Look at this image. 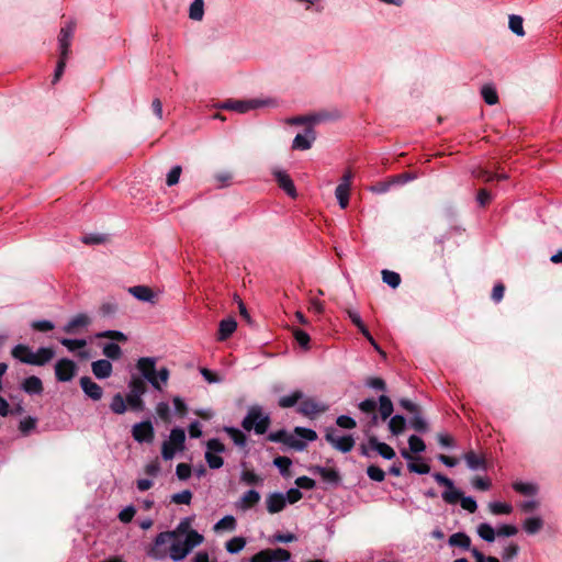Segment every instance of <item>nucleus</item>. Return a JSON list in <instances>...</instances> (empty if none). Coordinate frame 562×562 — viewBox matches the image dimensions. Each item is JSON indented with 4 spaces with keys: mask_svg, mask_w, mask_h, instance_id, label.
Masks as SVG:
<instances>
[{
    "mask_svg": "<svg viewBox=\"0 0 562 562\" xmlns=\"http://www.w3.org/2000/svg\"><path fill=\"white\" fill-rule=\"evenodd\" d=\"M181 171H182V169L180 166H175L171 168V170L168 172L167 179H166V182L169 187H172L179 182Z\"/></svg>",
    "mask_w": 562,
    "mask_h": 562,
    "instance_id": "obj_64",
    "label": "nucleus"
},
{
    "mask_svg": "<svg viewBox=\"0 0 562 562\" xmlns=\"http://www.w3.org/2000/svg\"><path fill=\"white\" fill-rule=\"evenodd\" d=\"M274 179L278 183V186L292 199H295L297 196V192L294 186L293 180L291 177L282 170H274L273 171Z\"/></svg>",
    "mask_w": 562,
    "mask_h": 562,
    "instance_id": "obj_12",
    "label": "nucleus"
},
{
    "mask_svg": "<svg viewBox=\"0 0 562 562\" xmlns=\"http://www.w3.org/2000/svg\"><path fill=\"white\" fill-rule=\"evenodd\" d=\"M186 432L182 428L176 427L171 429L169 440L162 442L161 457L164 460H171L177 451L184 449Z\"/></svg>",
    "mask_w": 562,
    "mask_h": 562,
    "instance_id": "obj_4",
    "label": "nucleus"
},
{
    "mask_svg": "<svg viewBox=\"0 0 562 562\" xmlns=\"http://www.w3.org/2000/svg\"><path fill=\"white\" fill-rule=\"evenodd\" d=\"M477 535L486 542H493L497 532L487 522L480 524L477 527Z\"/></svg>",
    "mask_w": 562,
    "mask_h": 562,
    "instance_id": "obj_41",
    "label": "nucleus"
},
{
    "mask_svg": "<svg viewBox=\"0 0 562 562\" xmlns=\"http://www.w3.org/2000/svg\"><path fill=\"white\" fill-rule=\"evenodd\" d=\"M31 327H32L34 330L45 333V331H49V330L54 329L55 325H54V323H53V322H50V321H47V319H41V321H34V322H32Z\"/></svg>",
    "mask_w": 562,
    "mask_h": 562,
    "instance_id": "obj_61",
    "label": "nucleus"
},
{
    "mask_svg": "<svg viewBox=\"0 0 562 562\" xmlns=\"http://www.w3.org/2000/svg\"><path fill=\"white\" fill-rule=\"evenodd\" d=\"M273 464L280 470L282 475H285L292 464V461L288 457H277L273 460Z\"/></svg>",
    "mask_w": 562,
    "mask_h": 562,
    "instance_id": "obj_62",
    "label": "nucleus"
},
{
    "mask_svg": "<svg viewBox=\"0 0 562 562\" xmlns=\"http://www.w3.org/2000/svg\"><path fill=\"white\" fill-rule=\"evenodd\" d=\"M266 551L267 558L268 560H271V562H288L291 558V553L282 548Z\"/></svg>",
    "mask_w": 562,
    "mask_h": 562,
    "instance_id": "obj_38",
    "label": "nucleus"
},
{
    "mask_svg": "<svg viewBox=\"0 0 562 562\" xmlns=\"http://www.w3.org/2000/svg\"><path fill=\"white\" fill-rule=\"evenodd\" d=\"M408 447H409V451L413 453H420L426 450V445H425L424 440L416 435L409 436Z\"/></svg>",
    "mask_w": 562,
    "mask_h": 562,
    "instance_id": "obj_53",
    "label": "nucleus"
},
{
    "mask_svg": "<svg viewBox=\"0 0 562 562\" xmlns=\"http://www.w3.org/2000/svg\"><path fill=\"white\" fill-rule=\"evenodd\" d=\"M237 328V322L233 317L222 319L218 325L217 340L224 341L229 338Z\"/></svg>",
    "mask_w": 562,
    "mask_h": 562,
    "instance_id": "obj_23",
    "label": "nucleus"
},
{
    "mask_svg": "<svg viewBox=\"0 0 562 562\" xmlns=\"http://www.w3.org/2000/svg\"><path fill=\"white\" fill-rule=\"evenodd\" d=\"M512 486L515 492L526 496H532L538 492V487L533 483L514 482Z\"/></svg>",
    "mask_w": 562,
    "mask_h": 562,
    "instance_id": "obj_39",
    "label": "nucleus"
},
{
    "mask_svg": "<svg viewBox=\"0 0 562 562\" xmlns=\"http://www.w3.org/2000/svg\"><path fill=\"white\" fill-rule=\"evenodd\" d=\"M59 342L68 349V351L74 352L77 349H81L86 347V339H70V338H61Z\"/></svg>",
    "mask_w": 562,
    "mask_h": 562,
    "instance_id": "obj_52",
    "label": "nucleus"
},
{
    "mask_svg": "<svg viewBox=\"0 0 562 562\" xmlns=\"http://www.w3.org/2000/svg\"><path fill=\"white\" fill-rule=\"evenodd\" d=\"M464 460L470 470H486V461L483 457L477 456L474 451L464 453Z\"/></svg>",
    "mask_w": 562,
    "mask_h": 562,
    "instance_id": "obj_25",
    "label": "nucleus"
},
{
    "mask_svg": "<svg viewBox=\"0 0 562 562\" xmlns=\"http://www.w3.org/2000/svg\"><path fill=\"white\" fill-rule=\"evenodd\" d=\"M266 504L270 514H277L284 509L286 499L282 493H272L267 497Z\"/></svg>",
    "mask_w": 562,
    "mask_h": 562,
    "instance_id": "obj_22",
    "label": "nucleus"
},
{
    "mask_svg": "<svg viewBox=\"0 0 562 562\" xmlns=\"http://www.w3.org/2000/svg\"><path fill=\"white\" fill-rule=\"evenodd\" d=\"M265 104L261 100H248V101H227L223 108L236 111L238 113H246L250 110L258 109Z\"/></svg>",
    "mask_w": 562,
    "mask_h": 562,
    "instance_id": "obj_13",
    "label": "nucleus"
},
{
    "mask_svg": "<svg viewBox=\"0 0 562 562\" xmlns=\"http://www.w3.org/2000/svg\"><path fill=\"white\" fill-rule=\"evenodd\" d=\"M303 393L301 391H294L289 395L281 396L279 398V406L282 408L293 407L296 403L303 400Z\"/></svg>",
    "mask_w": 562,
    "mask_h": 562,
    "instance_id": "obj_34",
    "label": "nucleus"
},
{
    "mask_svg": "<svg viewBox=\"0 0 562 562\" xmlns=\"http://www.w3.org/2000/svg\"><path fill=\"white\" fill-rule=\"evenodd\" d=\"M189 552L190 549L181 540H175L170 546V558L173 561H180L184 559Z\"/></svg>",
    "mask_w": 562,
    "mask_h": 562,
    "instance_id": "obj_28",
    "label": "nucleus"
},
{
    "mask_svg": "<svg viewBox=\"0 0 562 562\" xmlns=\"http://www.w3.org/2000/svg\"><path fill=\"white\" fill-rule=\"evenodd\" d=\"M128 389L130 393L138 395H144L147 390L145 381L139 376H132V379L128 382Z\"/></svg>",
    "mask_w": 562,
    "mask_h": 562,
    "instance_id": "obj_45",
    "label": "nucleus"
},
{
    "mask_svg": "<svg viewBox=\"0 0 562 562\" xmlns=\"http://www.w3.org/2000/svg\"><path fill=\"white\" fill-rule=\"evenodd\" d=\"M394 411L393 403L387 395L379 396V412L383 420L392 416Z\"/></svg>",
    "mask_w": 562,
    "mask_h": 562,
    "instance_id": "obj_32",
    "label": "nucleus"
},
{
    "mask_svg": "<svg viewBox=\"0 0 562 562\" xmlns=\"http://www.w3.org/2000/svg\"><path fill=\"white\" fill-rule=\"evenodd\" d=\"M110 408L115 414H124L126 412V400L117 393L112 397Z\"/></svg>",
    "mask_w": 562,
    "mask_h": 562,
    "instance_id": "obj_51",
    "label": "nucleus"
},
{
    "mask_svg": "<svg viewBox=\"0 0 562 562\" xmlns=\"http://www.w3.org/2000/svg\"><path fill=\"white\" fill-rule=\"evenodd\" d=\"M225 431L228 434L231 439L234 441L236 446L244 447L247 442V438L245 434L235 427H226Z\"/></svg>",
    "mask_w": 562,
    "mask_h": 562,
    "instance_id": "obj_48",
    "label": "nucleus"
},
{
    "mask_svg": "<svg viewBox=\"0 0 562 562\" xmlns=\"http://www.w3.org/2000/svg\"><path fill=\"white\" fill-rule=\"evenodd\" d=\"M95 337L97 338H109V339H112V340L119 341V342H125L127 340V336L123 331L114 330V329H109V330L97 333Z\"/></svg>",
    "mask_w": 562,
    "mask_h": 562,
    "instance_id": "obj_47",
    "label": "nucleus"
},
{
    "mask_svg": "<svg viewBox=\"0 0 562 562\" xmlns=\"http://www.w3.org/2000/svg\"><path fill=\"white\" fill-rule=\"evenodd\" d=\"M488 508L493 515H509L513 512V506L508 503L492 502Z\"/></svg>",
    "mask_w": 562,
    "mask_h": 562,
    "instance_id": "obj_49",
    "label": "nucleus"
},
{
    "mask_svg": "<svg viewBox=\"0 0 562 562\" xmlns=\"http://www.w3.org/2000/svg\"><path fill=\"white\" fill-rule=\"evenodd\" d=\"M522 23L524 21L521 16L515 14L509 16V29L513 33H515L518 36L525 35Z\"/></svg>",
    "mask_w": 562,
    "mask_h": 562,
    "instance_id": "obj_54",
    "label": "nucleus"
},
{
    "mask_svg": "<svg viewBox=\"0 0 562 562\" xmlns=\"http://www.w3.org/2000/svg\"><path fill=\"white\" fill-rule=\"evenodd\" d=\"M315 140V133L312 127L305 130L304 134H297L292 143L293 149L306 150L312 147V143Z\"/></svg>",
    "mask_w": 562,
    "mask_h": 562,
    "instance_id": "obj_16",
    "label": "nucleus"
},
{
    "mask_svg": "<svg viewBox=\"0 0 562 562\" xmlns=\"http://www.w3.org/2000/svg\"><path fill=\"white\" fill-rule=\"evenodd\" d=\"M369 446L385 460H392L395 458L394 449L390 445L379 441L374 436L369 438Z\"/></svg>",
    "mask_w": 562,
    "mask_h": 562,
    "instance_id": "obj_19",
    "label": "nucleus"
},
{
    "mask_svg": "<svg viewBox=\"0 0 562 562\" xmlns=\"http://www.w3.org/2000/svg\"><path fill=\"white\" fill-rule=\"evenodd\" d=\"M156 363L157 359L154 357H142L137 360L136 369L144 381H147L155 390L162 391V385H166L169 380L170 371L166 367L156 370Z\"/></svg>",
    "mask_w": 562,
    "mask_h": 562,
    "instance_id": "obj_2",
    "label": "nucleus"
},
{
    "mask_svg": "<svg viewBox=\"0 0 562 562\" xmlns=\"http://www.w3.org/2000/svg\"><path fill=\"white\" fill-rule=\"evenodd\" d=\"M268 440L271 442H283L288 443L296 450H303L305 448V443L300 440H294L291 436L288 435L286 430L280 429L278 431H272L268 435Z\"/></svg>",
    "mask_w": 562,
    "mask_h": 562,
    "instance_id": "obj_14",
    "label": "nucleus"
},
{
    "mask_svg": "<svg viewBox=\"0 0 562 562\" xmlns=\"http://www.w3.org/2000/svg\"><path fill=\"white\" fill-rule=\"evenodd\" d=\"M136 509L133 505L126 506L119 513V519L123 524H128L132 521L133 517L135 516Z\"/></svg>",
    "mask_w": 562,
    "mask_h": 562,
    "instance_id": "obj_63",
    "label": "nucleus"
},
{
    "mask_svg": "<svg viewBox=\"0 0 562 562\" xmlns=\"http://www.w3.org/2000/svg\"><path fill=\"white\" fill-rule=\"evenodd\" d=\"M325 440L336 450L347 453L355 447V439L352 435L339 436L338 430L334 427H328L325 431Z\"/></svg>",
    "mask_w": 562,
    "mask_h": 562,
    "instance_id": "obj_5",
    "label": "nucleus"
},
{
    "mask_svg": "<svg viewBox=\"0 0 562 562\" xmlns=\"http://www.w3.org/2000/svg\"><path fill=\"white\" fill-rule=\"evenodd\" d=\"M481 95L488 105H494L498 102L496 89L492 85H484L481 89Z\"/></svg>",
    "mask_w": 562,
    "mask_h": 562,
    "instance_id": "obj_40",
    "label": "nucleus"
},
{
    "mask_svg": "<svg viewBox=\"0 0 562 562\" xmlns=\"http://www.w3.org/2000/svg\"><path fill=\"white\" fill-rule=\"evenodd\" d=\"M382 280L392 289H396L401 283V277L397 272L391 270L382 271Z\"/></svg>",
    "mask_w": 562,
    "mask_h": 562,
    "instance_id": "obj_50",
    "label": "nucleus"
},
{
    "mask_svg": "<svg viewBox=\"0 0 562 562\" xmlns=\"http://www.w3.org/2000/svg\"><path fill=\"white\" fill-rule=\"evenodd\" d=\"M77 366L68 358H61L55 363V376L58 382H69L76 375Z\"/></svg>",
    "mask_w": 562,
    "mask_h": 562,
    "instance_id": "obj_7",
    "label": "nucleus"
},
{
    "mask_svg": "<svg viewBox=\"0 0 562 562\" xmlns=\"http://www.w3.org/2000/svg\"><path fill=\"white\" fill-rule=\"evenodd\" d=\"M432 477L438 484L446 487L441 494V497L447 504L454 505L460 502V505L464 510L471 514L476 512V501L472 496H463L462 492L456 488L451 479L438 472L434 473Z\"/></svg>",
    "mask_w": 562,
    "mask_h": 562,
    "instance_id": "obj_1",
    "label": "nucleus"
},
{
    "mask_svg": "<svg viewBox=\"0 0 562 562\" xmlns=\"http://www.w3.org/2000/svg\"><path fill=\"white\" fill-rule=\"evenodd\" d=\"M542 527L543 520L540 517H529L525 519L522 524V528L528 535H535L539 532Z\"/></svg>",
    "mask_w": 562,
    "mask_h": 562,
    "instance_id": "obj_35",
    "label": "nucleus"
},
{
    "mask_svg": "<svg viewBox=\"0 0 562 562\" xmlns=\"http://www.w3.org/2000/svg\"><path fill=\"white\" fill-rule=\"evenodd\" d=\"M241 426L247 431L254 429L257 435H263L270 426V417L265 415L260 407H251L245 416Z\"/></svg>",
    "mask_w": 562,
    "mask_h": 562,
    "instance_id": "obj_3",
    "label": "nucleus"
},
{
    "mask_svg": "<svg viewBox=\"0 0 562 562\" xmlns=\"http://www.w3.org/2000/svg\"><path fill=\"white\" fill-rule=\"evenodd\" d=\"M328 409V405L318 402L312 397H307L301 401L297 412L306 417L313 418L318 414L325 413Z\"/></svg>",
    "mask_w": 562,
    "mask_h": 562,
    "instance_id": "obj_9",
    "label": "nucleus"
},
{
    "mask_svg": "<svg viewBox=\"0 0 562 562\" xmlns=\"http://www.w3.org/2000/svg\"><path fill=\"white\" fill-rule=\"evenodd\" d=\"M260 501V494L256 490H249L240 497L236 503V507L240 510H248L258 504Z\"/></svg>",
    "mask_w": 562,
    "mask_h": 562,
    "instance_id": "obj_24",
    "label": "nucleus"
},
{
    "mask_svg": "<svg viewBox=\"0 0 562 562\" xmlns=\"http://www.w3.org/2000/svg\"><path fill=\"white\" fill-rule=\"evenodd\" d=\"M91 370L97 379L103 380L111 376L113 367L108 359H100L91 363Z\"/></svg>",
    "mask_w": 562,
    "mask_h": 562,
    "instance_id": "obj_18",
    "label": "nucleus"
},
{
    "mask_svg": "<svg viewBox=\"0 0 562 562\" xmlns=\"http://www.w3.org/2000/svg\"><path fill=\"white\" fill-rule=\"evenodd\" d=\"M237 527L236 518L232 515H226L214 525V531H234Z\"/></svg>",
    "mask_w": 562,
    "mask_h": 562,
    "instance_id": "obj_31",
    "label": "nucleus"
},
{
    "mask_svg": "<svg viewBox=\"0 0 562 562\" xmlns=\"http://www.w3.org/2000/svg\"><path fill=\"white\" fill-rule=\"evenodd\" d=\"M102 353L111 360H119L122 357V349L115 342H108L102 348Z\"/></svg>",
    "mask_w": 562,
    "mask_h": 562,
    "instance_id": "obj_43",
    "label": "nucleus"
},
{
    "mask_svg": "<svg viewBox=\"0 0 562 562\" xmlns=\"http://www.w3.org/2000/svg\"><path fill=\"white\" fill-rule=\"evenodd\" d=\"M449 546L471 551V538L464 532H456L449 537Z\"/></svg>",
    "mask_w": 562,
    "mask_h": 562,
    "instance_id": "obj_27",
    "label": "nucleus"
},
{
    "mask_svg": "<svg viewBox=\"0 0 562 562\" xmlns=\"http://www.w3.org/2000/svg\"><path fill=\"white\" fill-rule=\"evenodd\" d=\"M132 436L139 443H150L155 437V430L150 420L137 423L132 428Z\"/></svg>",
    "mask_w": 562,
    "mask_h": 562,
    "instance_id": "obj_8",
    "label": "nucleus"
},
{
    "mask_svg": "<svg viewBox=\"0 0 562 562\" xmlns=\"http://www.w3.org/2000/svg\"><path fill=\"white\" fill-rule=\"evenodd\" d=\"M75 22L70 21L60 29L58 35L59 56L68 57L69 48L75 33Z\"/></svg>",
    "mask_w": 562,
    "mask_h": 562,
    "instance_id": "obj_10",
    "label": "nucleus"
},
{
    "mask_svg": "<svg viewBox=\"0 0 562 562\" xmlns=\"http://www.w3.org/2000/svg\"><path fill=\"white\" fill-rule=\"evenodd\" d=\"M314 474H318L324 482L338 485L340 482V474L336 469L315 465L311 469Z\"/></svg>",
    "mask_w": 562,
    "mask_h": 562,
    "instance_id": "obj_17",
    "label": "nucleus"
},
{
    "mask_svg": "<svg viewBox=\"0 0 562 562\" xmlns=\"http://www.w3.org/2000/svg\"><path fill=\"white\" fill-rule=\"evenodd\" d=\"M11 355L22 363L29 364V358L33 356V351L29 346L19 344L12 348Z\"/></svg>",
    "mask_w": 562,
    "mask_h": 562,
    "instance_id": "obj_30",
    "label": "nucleus"
},
{
    "mask_svg": "<svg viewBox=\"0 0 562 562\" xmlns=\"http://www.w3.org/2000/svg\"><path fill=\"white\" fill-rule=\"evenodd\" d=\"M55 357L54 349L49 347H41L35 352L33 351V356L29 358L30 366H45Z\"/></svg>",
    "mask_w": 562,
    "mask_h": 562,
    "instance_id": "obj_15",
    "label": "nucleus"
},
{
    "mask_svg": "<svg viewBox=\"0 0 562 562\" xmlns=\"http://www.w3.org/2000/svg\"><path fill=\"white\" fill-rule=\"evenodd\" d=\"M294 432L302 439L306 441H315L317 439V434L315 430L305 427H295Z\"/></svg>",
    "mask_w": 562,
    "mask_h": 562,
    "instance_id": "obj_58",
    "label": "nucleus"
},
{
    "mask_svg": "<svg viewBox=\"0 0 562 562\" xmlns=\"http://www.w3.org/2000/svg\"><path fill=\"white\" fill-rule=\"evenodd\" d=\"M367 475L374 482H383L385 479V472L374 464L367 468Z\"/></svg>",
    "mask_w": 562,
    "mask_h": 562,
    "instance_id": "obj_56",
    "label": "nucleus"
},
{
    "mask_svg": "<svg viewBox=\"0 0 562 562\" xmlns=\"http://www.w3.org/2000/svg\"><path fill=\"white\" fill-rule=\"evenodd\" d=\"M350 188L346 183H339L336 187L335 195L341 209H346L349 204Z\"/></svg>",
    "mask_w": 562,
    "mask_h": 562,
    "instance_id": "obj_36",
    "label": "nucleus"
},
{
    "mask_svg": "<svg viewBox=\"0 0 562 562\" xmlns=\"http://www.w3.org/2000/svg\"><path fill=\"white\" fill-rule=\"evenodd\" d=\"M247 541L244 537H234L225 543V549L231 554L239 553L246 546Z\"/></svg>",
    "mask_w": 562,
    "mask_h": 562,
    "instance_id": "obj_37",
    "label": "nucleus"
},
{
    "mask_svg": "<svg viewBox=\"0 0 562 562\" xmlns=\"http://www.w3.org/2000/svg\"><path fill=\"white\" fill-rule=\"evenodd\" d=\"M143 395L134 394V393H127L126 395V403L130 405V407L136 412L144 409V401L142 398Z\"/></svg>",
    "mask_w": 562,
    "mask_h": 562,
    "instance_id": "obj_55",
    "label": "nucleus"
},
{
    "mask_svg": "<svg viewBox=\"0 0 562 562\" xmlns=\"http://www.w3.org/2000/svg\"><path fill=\"white\" fill-rule=\"evenodd\" d=\"M192 499V493L189 490H183L171 496V502L175 504L189 505Z\"/></svg>",
    "mask_w": 562,
    "mask_h": 562,
    "instance_id": "obj_57",
    "label": "nucleus"
},
{
    "mask_svg": "<svg viewBox=\"0 0 562 562\" xmlns=\"http://www.w3.org/2000/svg\"><path fill=\"white\" fill-rule=\"evenodd\" d=\"M173 537L175 533L169 531L158 533L155 538V547L148 551V554L156 560L161 559L164 555L158 552L157 548L165 544Z\"/></svg>",
    "mask_w": 562,
    "mask_h": 562,
    "instance_id": "obj_26",
    "label": "nucleus"
},
{
    "mask_svg": "<svg viewBox=\"0 0 562 562\" xmlns=\"http://www.w3.org/2000/svg\"><path fill=\"white\" fill-rule=\"evenodd\" d=\"M225 451V446L217 438H212L206 442L205 460L210 469L216 470L223 467L224 460L218 453Z\"/></svg>",
    "mask_w": 562,
    "mask_h": 562,
    "instance_id": "obj_6",
    "label": "nucleus"
},
{
    "mask_svg": "<svg viewBox=\"0 0 562 562\" xmlns=\"http://www.w3.org/2000/svg\"><path fill=\"white\" fill-rule=\"evenodd\" d=\"M21 389L29 395H40L43 393V383L38 376L31 375L23 380Z\"/></svg>",
    "mask_w": 562,
    "mask_h": 562,
    "instance_id": "obj_21",
    "label": "nucleus"
},
{
    "mask_svg": "<svg viewBox=\"0 0 562 562\" xmlns=\"http://www.w3.org/2000/svg\"><path fill=\"white\" fill-rule=\"evenodd\" d=\"M190 551L200 546L203 542V536L200 535L196 530L191 529L187 532L184 540H181Z\"/></svg>",
    "mask_w": 562,
    "mask_h": 562,
    "instance_id": "obj_44",
    "label": "nucleus"
},
{
    "mask_svg": "<svg viewBox=\"0 0 562 562\" xmlns=\"http://www.w3.org/2000/svg\"><path fill=\"white\" fill-rule=\"evenodd\" d=\"M405 427H406V419L403 415L397 414V415H394L391 417V419L389 422V429L393 435H395V436L401 435L405 430Z\"/></svg>",
    "mask_w": 562,
    "mask_h": 562,
    "instance_id": "obj_33",
    "label": "nucleus"
},
{
    "mask_svg": "<svg viewBox=\"0 0 562 562\" xmlns=\"http://www.w3.org/2000/svg\"><path fill=\"white\" fill-rule=\"evenodd\" d=\"M519 546L512 542L507 547L504 548L502 552V558L504 561H510L518 555Z\"/></svg>",
    "mask_w": 562,
    "mask_h": 562,
    "instance_id": "obj_59",
    "label": "nucleus"
},
{
    "mask_svg": "<svg viewBox=\"0 0 562 562\" xmlns=\"http://www.w3.org/2000/svg\"><path fill=\"white\" fill-rule=\"evenodd\" d=\"M36 418L34 417H25L20 422L19 429L22 434L27 435L31 430L36 427Z\"/></svg>",
    "mask_w": 562,
    "mask_h": 562,
    "instance_id": "obj_60",
    "label": "nucleus"
},
{
    "mask_svg": "<svg viewBox=\"0 0 562 562\" xmlns=\"http://www.w3.org/2000/svg\"><path fill=\"white\" fill-rule=\"evenodd\" d=\"M83 393L92 401H100L103 396L102 387L89 376H81L79 380Z\"/></svg>",
    "mask_w": 562,
    "mask_h": 562,
    "instance_id": "obj_11",
    "label": "nucleus"
},
{
    "mask_svg": "<svg viewBox=\"0 0 562 562\" xmlns=\"http://www.w3.org/2000/svg\"><path fill=\"white\" fill-rule=\"evenodd\" d=\"M409 423L412 428H414L417 432L425 434L428 431V424L420 415L419 411L414 413V416L411 418Z\"/></svg>",
    "mask_w": 562,
    "mask_h": 562,
    "instance_id": "obj_46",
    "label": "nucleus"
},
{
    "mask_svg": "<svg viewBox=\"0 0 562 562\" xmlns=\"http://www.w3.org/2000/svg\"><path fill=\"white\" fill-rule=\"evenodd\" d=\"M204 15V1L193 0L190 4L189 16L191 20L201 21Z\"/></svg>",
    "mask_w": 562,
    "mask_h": 562,
    "instance_id": "obj_42",
    "label": "nucleus"
},
{
    "mask_svg": "<svg viewBox=\"0 0 562 562\" xmlns=\"http://www.w3.org/2000/svg\"><path fill=\"white\" fill-rule=\"evenodd\" d=\"M128 292L142 302H150L154 297V292L149 286L135 285L128 289Z\"/></svg>",
    "mask_w": 562,
    "mask_h": 562,
    "instance_id": "obj_29",
    "label": "nucleus"
},
{
    "mask_svg": "<svg viewBox=\"0 0 562 562\" xmlns=\"http://www.w3.org/2000/svg\"><path fill=\"white\" fill-rule=\"evenodd\" d=\"M90 324V318L87 314L79 313L74 316L64 327L63 330L66 334H76L78 328L87 327Z\"/></svg>",
    "mask_w": 562,
    "mask_h": 562,
    "instance_id": "obj_20",
    "label": "nucleus"
}]
</instances>
